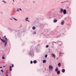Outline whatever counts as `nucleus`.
Wrapping results in <instances>:
<instances>
[{"label": "nucleus", "instance_id": "f257e3e1", "mask_svg": "<svg viewBox=\"0 0 76 76\" xmlns=\"http://www.w3.org/2000/svg\"><path fill=\"white\" fill-rule=\"evenodd\" d=\"M49 68L50 70H53V67L51 65H50Z\"/></svg>", "mask_w": 76, "mask_h": 76}, {"label": "nucleus", "instance_id": "f03ea898", "mask_svg": "<svg viewBox=\"0 0 76 76\" xmlns=\"http://www.w3.org/2000/svg\"><path fill=\"white\" fill-rule=\"evenodd\" d=\"M63 13L64 15H65V14H66V13H67V12H66V10H63Z\"/></svg>", "mask_w": 76, "mask_h": 76}, {"label": "nucleus", "instance_id": "7ed1b4c3", "mask_svg": "<svg viewBox=\"0 0 76 76\" xmlns=\"http://www.w3.org/2000/svg\"><path fill=\"white\" fill-rule=\"evenodd\" d=\"M63 12V9H61L60 11V12L61 13H62Z\"/></svg>", "mask_w": 76, "mask_h": 76}, {"label": "nucleus", "instance_id": "20e7f679", "mask_svg": "<svg viewBox=\"0 0 76 76\" xmlns=\"http://www.w3.org/2000/svg\"><path fill=\"white\" fill-rule=\"evenodd\" d=\"M51 56H52V57H54V58H55V57L56 56H55V55H54V54H52L51 55Z\"/></svg>", "mask_w": 76, "mask_h": 76}, {"label": "nucleus", "instance_id": "39448f33", "mask_svg": "<svg viewBox=\"0 0 76 76\" xmlns=\"http://www.w3.org/2000/svg\"><path fill=\"white\" fill-rule=\"evenodd\" d=\"M57 22V20H53V22H54V23H56Z\"/></svg>", "mask_w": 76, "mask_h": 76}, {"label": "nucleus", "instance_id": "423d86ee", "mask_svg": "<svg viewBox=\"0 0 76 76\" xmlns=\"http://www.w3.org/2000/svg\"><path fill=\"white\" fill-rule=\"evenodd\" d=\"M47 61L45 60H44L43 61V63H45Z\"/></svg>", "mask_w": 76, "mask_h": 76}, {"label": "nucleus", "instance_id": "0eeeda50", "mask_svg": "<svg viewBox=\"0 0 76 76\" xmlns=\"http://www.w3.org/2000/svg\"><path fill=\"white\" fill-rule=\"evenodd\" d=\"M7 42L6 41L4 43V46L5 47H6V46L7 45Z\"/></svg>", "mask_w": 76, "mask_h": 76}, {"label": "nucleus", "instance_id": "6e6552de", "mask_svg": "<svg viewBox=\"0 0 76 76\" xmlns=\"http://www.w3.org/2000/svg\"><path fill=\"white\" fill-rule=\"evenodd\" d=\"M62 72L63 73H64V72H65V69H62Z\"/></svg>", "mask_w": 76, "mask_h": 76}, {"label": "nucleus", "instance_id": "1a4fd4ad", "mask_svg": "<svg viewBox=\"0 0 76 76\" xmlns=\"http://www.w3.org/2000/svg\"><path fill=\"white\" fill-rule=\"evenodd\" d=\"M19 10L22 11V10L20 8L18 9H17V11H18V12H19Z\"/></svg>", "mask_w": 76, "mask_h": 76}, {"label": "nucleus", "instance_id": "9d476101", "mask_svg": "<svg viewBox=\"0 0 76 76\" xmlns=\"http://www.w3.org/2000/svg\"><path fill=\"white\" fill-rule=\"evenodd\" d=\"M33 63H34V64H35L37 63V61L36 60H34L33 61Z\"/></svg>", "mask_w": 76, "mask_h": 76}, {"label": "nucleus", "instance_id": "9b49d317", "mask_svg": "<svg viewBox=\"0 0 76 76\" xmlns=\"http://www.w3.org/2000/svg\"><path fill=\"white\" fill-rule=\"evenodd\" d=\"M58 68L57 67L56 69H55V71L56 72H58Z\"/></svg>", "mask_w": 76, "mask_h": 76}, {"label": "nucleus", "instance_id": "f8f14e48", "mask_svg": "<svg viewBox=\"0 0 76 76\" xmlns=\"http://www.w3.org/2000/svg\"><path fill=\"white\" fill-rule=\"evenodd\" d=\"M10 71H12V67L11 66H10Z\"/></svg>", "mask_w": 76, "mask_h": 76}, {"label": "nucleus", "instance_id": "ddd939ff", "mask_svg": "<svg viewBox=\"0 0 76 76\" xmlns=\"http://www.w3.org/2000/svg\"><path fill=\"white\" fill-rule=\"evenodd\" d=\"M60 71H58L57 72V74L59 75V74H60Z\"/></svg>", "mask_w": 76, "mask_h": 76}, {"label": "nucleus", "instance_id": "4468645a", "mask_svg": "<svg viewBox=\"0 0 76 76\" xmlns=\"http://www.w3.org/2000/svg\"><path fill=\"white\" fill-rule=\"evenodd\" d=\"M10 65H12V66H11L12 67H14V65H13V64H12V63H11Z\"/></svg>", "mask_w": 76, "mask_h": 76}, {"label": "nucleus", "instance_id": "2eb2a0df", "mask_svg": "<svg viewBox=\"0 0 76 76\" xmlns=\"http://www.w3.org/2000/svg\"><path fill=\"white\" fill-rule=\"evenodd\" d=\"M35 26H34L32 27V29H33V30H35Z\"/></svg>", "mask_w": 76, "mask_h": 76}, {"label": "nucleus", "instance_id": "dca6fc26", "mask_svg": "<svg viewBox=\"0 0 76 76\" xmlns=\"http://www.w3.org/2000/svg\"><path fill=\"white\" fill-rule=\"evenodd\" d=\"M1 41H2V42H6V41H4L3 40V39H1Z\"/></svg>", "mask_w": 76, "mask_h": 76}, {"label": "nucleus", "instance_id": "f3484780", "mask_svg": "<svg viewBox=\"0 0 76 76\" xmlns=\"http://www.w3.org/2000/svg\"><path fill=\"white\" fill-rule=\"evenodd\" d=\"M4 55L3 56H2V58L3 59H5V58H4Z\"/></svg>", "mask_w": 76, "mask_h": 76}, {"label": "nucleus", "instance_id": "a211bd4d", "mask_svg": "<svg viewBox=\"0 0 76 76\" xmlns=\"http://www.w3.org/2000/svg\"><path fill=\"white\" fill-rule=\"evenodd\" d=\"M64 21H63L62 22H61V25H64V23H64Z\"/></svg>", "mask_w": 76, "mask_h": 76}, {"label": "nucleus", "instance_id": "6ab92c4d", "mask_svg": "<svg viewBox=\"0 0 76 76\" xmlns=\"http://www.w3.org/2000/svg\"><path fill=\"white\" fill-rule=\"evenodd\" d=\"M58 65L59 67H60V66H61V64H60V63H59V64H58Z\"/></svg>", "mask_w": 76, "mask_h": 76}, {"label": "nucleus", "instance_id": "aec40b11", "mask_svg": "<svg viewBox=\"0 0 76 76\" xmlns=\"http://www.w3.org/2000/svg\"><path fill=\"white\" fill-rule=\"evenodd\" d=\"M49 47V46H48V45H47L46 46V48H48V47Z\"/></svg>", "mask_w": 76, "mask_h": 76}, {"label": "nucleus", "instance_id": "412c9836", "mask_svg": "<svg viewBox=\"0 0 76 76\" xmlns=\"http://www.w3.org/2000/svg\"><path fill=\"white\" fill-rule=\"evenodd\" d=\"M33 63V62H32V61H31L30 62L31 64H32Z\"/></svg>", "mask_w": 76, "mask_h": 76}, {"label": "nucleus", "instance_id": "4be33fe9", "mask_svg": "<svg viewBox=\"0 0 76 76\" xmlns=\"http://www.w3.org/2000/svg\"><path fill=\"white\" fill-rule=\"evenodd\" d=\"M45 57L46 58H47V55H45Z\"/></svg>", "mask_w": 76, "mask_h": 76}, {"label": "nucleus", "instance_id": "5701e85b", "mask_svg": "<svg viewBox=\"0 0 76 76\" xmlns=\"http://www.w3.org/2000/svg\"><path fill=\"white\" fill-rule=\"evenodd\" d=\"M1 72H2V73H3V72H4V71H3V70L2 69H1Z\"/></svg>", "mask_w": 76, "mask_h": 76}, {"label": "nucleus", "instance_id": "b1692460", "mask_svg": "<svg viewBox=\"0 0 76 76\" xmlns=\"http://www.w3.org/2000/svg\"><path fill=\"white\" fill-rule=\"evenodd\" d=\"M57 42H60L61 44H62V42H59V41H58Z\"/></svg>", "mask_w": 76, "mask_h": 76}, {"label": "nucleus", "instance_id": "393cba45", "mask_svg": "<svg viewBox=\"0 0 76 76\" xmlns=\"http://www.w3.org/2000/svg\"><path fill=\"white\" fill-rule=\"evenodd\" d=\"M28 19L29 18H26V20H28Z\"/></svg>", "mask_w": 76, "mask_h": 76}, {"label": "nucleus", "instance_id": "a878e982", "mask_svg": "<svg viewBox=\"0 0 76 76\" xmlns=\"http://www.w3.org/2000/svg\"><path fill=\"white\" fill-rule=\"evenodd\" d=\"M13 19H14V20H17V19H16L15 18H13Z\"/></svg>", "mask_w": 76, "mask_h": 76}, {"label": "nucleus", "instance_id": "bb28decb", "mask_svg": "<svg viewBox=\"0 0 76 76\" xmlns=\"http://www.w3.org/2000/svg\"><path fill=\"white\" fill-rule=\"evenodd\" d=\"M26 21H28V22H29V20H27L26 19Z\"/></svg>", "mask_w": 76, "mask_h": 76}, {"label": "nucleus", "instance_id": "cd10ccee", "mask_svg": "<svg viewBox=\"0 0 76 76\" xmlns=\"http://www.w3.org/2000/svg\"><path fill=\"white\" fill-rule=\"evenodd\" d=\"M3 2H4V3H6V2H5V1H3Z\"/></svg>", "mask_w": 76, "mask_h": 76}, {"label": "nucleus", "instance_id": "c85d7f7f", "mask_svg": "<svg viewBox=\"0 0 76 76\" xmlns=\"http://www.w3.org/2000/svg\"><path fill=\"white\" fill-rule=\"evenodd\" d=\"M5 39H6V40H7V38H5Z\"/></svg>", "mask_w": 76, "mask_h": 76}, {"label": "nucleus", "instance_id": "c756f323", "mask_svg": "<svg viewBox=\"0 0 76 76\" xmlns=\"http://www.w3.org/2000/svg\"><path fill=\"white\" fill-rule=\"evenodd\" d=\"M36 34V32H34V33H33V34Z\"/></svg>", "mask_w": 76, "mask_h": 76}, {"label": "nucleus", "instance_id": "7c9ffc66", "mask_svg": "<svg viewBox=\"0 0 76 76\" xmlns=\"http://www.w3.org/2000/svg\"><path fill=\"white\" fill-rule=\"evenodd\" d=\"M54 42V43H56V42Z\"/></svg>", "mask_w": 76, "mask_h": 76}, {"label": "nucleus", "instance_id": "2f4dec72", "mask_svg": "<svg viewBox=\"0 0 76 76\" xmlns=\"http://www.w3.org/2000/svg\"><path fill=\"white\" fill-rule=\"evenodd\" d=\"M1 68H2V67H0V69Z\"/></svg>", "mask_w": 76, "mask_h": 76}, {"label": "nucleus", "instance_id": "473e14b6", "mask_svg": "<svg viewBox=\"0 0 76 76\" xmlns=\"http://www.w3.org/2000/svg\"><path fill=\"white\" fill-rule=\"evenodd\" d=\"M6 67V66H3V67Z\"/></svg>", "mask_w": 76, "mask_h": 76}, {"label": "nucleus", "instance_id": "72a5a7b5", "mask_svg": "<svg viewBox=\"0 0 76 76\" xmlns=\"http://www.w3.org/2000/svg\"><path fill=\"white\" fill-rule=\"evenodd\" d=\"M6 76H8V75H7V74H6Z\"/></svg>", "mask_w": 76, "mask_h": 76}, {"label": "nucleus", "instance_id": "f704fd0d", "mask_svg": "<svg viewBox=\"0 0 76 76\" xmlns=\"http://www.w3.org/2000/svg\"><path fill=\"white\" fill-rule=\"evenodd\" d=\"M4 38H6V36H4Z\"/></svg>", "mask_w": 76, "mask_h": 76}, {"label": "nucleus", "instance_id": "c9c22d12", "mask_svg": "<svg viewBox=\"0 0 76 76\" xmlns=\"http://www.w3.org/2000/svg\"><path fill=\"white\" fill-rule=\"evenodd\" d=\"M7 73H8V72H7Z\"/></svg>", "mask_w": 76, "mask_h": 76}, {"label": "nucleus", "instance_id": "e433bc0d", "mask_svg": "<svg viewBox=\"0 0 76 76\" xmlns=\"http://www.w3.org/2000/svg\"><path fill=\"white\" fill-rule=\"evenodd\" d=\"M13 1H14V2H15V1H14V0H13Z\"/></svg>", "mask_w": 76, "mask_h": 76}, {"label": "nucleus", "instance_id": "4c0bfd02", "mask_svg": "<svg viewBox=\"0 0 76 76\" xmlns=\"http://www.w3.org/2000/svg\"><path fill=\"white\" fill-rule=\"evenodd\" d=\"M1 38V37H0V39H0Z\"/></svg>", "mask_w": 76, "mask_h": 76}, {"label": "nucleus", "instance_id": "58836bf2", "mask_svg": "<svg viewBox=\"0 0 76 76\" xmlns=\"http://www.w3.org/2000/svg\"><path fill=\"white\" fill-rule=\"evenodd\" d=\"M33 2L34 3V1H33Z\"/></svg>", "mask_w": 76, "mask_h": 76}]
</instances>
